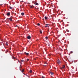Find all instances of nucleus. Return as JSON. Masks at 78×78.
Returning a JSON list of instances; mask_svg holds the SVG:
<instances>
[{"label":"nucleus","mask_w":78,"mask_h":78,"mask_svg":"<svg viewBox=\"0 0 78 78\" xmlns=\"http://www.w3.org/2000/svg\"><path fill=\"white\" fill-rule=\"evenodd\" d=\"M22 72V73H23V72H24V69H23V70L21 71Z\"/></svg>","instance_id":"nucleus-12"},{"label":"nucleus","mask_w":78,"mask_h":78,"mask_svg":"<svg viewBox=\"0 0 78 78\" xmlns=\"http://www.w3.org/2000/svg\"><path fill=\"white\" fill-rule=\"evenodd\" d=\"M40 33H42V30H40Z\"/></svg>","instance_id":"nucleus-20"},{"label":"nucleus","mask_w":78,"mask_h":78,"mask_svg":"<svg viewBox=\"0 0 78 78\" xmlns=\"http://www.w3.org/2000/svg\"><path fill=\"white\" fill-rule=\"evenodd\" d=\"M27 38L28 39H31V37L30 36H27Z\"/></svg>","instance_id":"nucleus-3"},{"label":"nucleus","mask_w":78,"mask_h":78,"mask_svg":"<svg viewBox=\"0 0 78 78\" xmlns=\"http://www.w3.org/2000/svg\"><path fill=\"white\" fill-rule=\"evenodd\" d=\"M18 61L19 62H20V61L19 60H18Z\"/></svg>","instance_id":"nucleus-25"},{"label":"nucleus","mask_w":78,"mask_h":78,"mask_svg":"<svg viewBox=\"0 0 78 78\" xmlns=\"http://www.w3.org/2000/svg\"><path fill=\"white\" fill-rule=\"evenodd\" d=\"M24 54H25V55H29V53H27L26 52H24Z\"/></svg>","instance_id":"nucleus-4"},{"label":"nucleus","mask_w":78,"mask_h":78,"mask_svg":"<svg viewBox=\"0 0 78 78\" xmlns=\"http://www.w3.org/2000/svg\"><path fill=\"white\" fill-rule=\"evenodd\" d=\"M30 73H32V70H30Z\"/></svg>","instance_id":"nucleus-13"},{"label":"nucleus","mask_w":78,"mask_h":78,"mask_svg":"<svg viewBox=\"0 0 78 78\" xmlns=\"http://www.w3.org/2000/svg\"><path fill=\"white\" fill-rule=\"evenodd\" d=\"M44 66H46V65H44Z\"/></svg>","instance_id":"nucleus-32"},{"label":"nucleus","mask_w":78,"mask_h":78,"mask_svg":"<svg viewBox=\"0 0 78 78\" xmlns=\"http://www.w3.org/2000/svg\"><path fill=\"white\" fill-rule=\"evenodd\" d=\"M16 27H18V26L16 25Z\"/></svg>","instance_id":"nucleus-23"},{"label":"nucleus","mask_w":78,"mask_h":78,"mask_svg":"<svg viewBox=\"0 0 78 78\" xmlns=\"http://www.w3.org/2000/svg\"><path fill=\"white\" fill-rule=\"evenodd\" d=\"M37 25H38V26H40V24L38 23L37 24Z\"/></svg>","instance_id":"nucleus-16"},{"label":"nucleus","mask_w":78,"mask_h":78,"mask_svg":"<svg viewBox=\"0 0 78 78\" xmlns=\"http://www.w3.org/2000/svg\"><path fill=\"white\" fill-rule=\"evenodd\" d=\"M21 2H23V1H22Z\"/></svg>","instance_id":"nucleus-29"},{"label":"nucleus","mask_w":78,"mask_h":78,"mask_svg":"<svg viewBox=\"0 0 78 78\" xmlns=\"http://www.w3.org/2000/svg\"><path fill=\"white\" fill-rule=\"evenodd\" d=\"M26 76H28L27 75Z\"/></svg>","instance_id":"nucleus-31"},{"label":"nucleus","mask_w":78,"mask_h":78,"mask_svg":"<svg viewBox=\"0 0 78 78\" xmlns=\"http://www.w3.org/2000/svg\"><path fill=\"white\" fill-rule=\"evenodd\" d=\"M34 59H35V60H36V58H35Z\"/></svg>","instance_id":"nucleus-30"},{"label":"nucleus","mask_w":78,"mask_h":78,"mask_svg":"<svg viewBox=\"0 0 78 78\" xmlns=\"http://www.w3.org/2000/svg\"><path fill=\"white\" fill-rule=\"evenodd\" d=\"M5 44L6 45H8V42H6Z\"/></svg>","instance_id":"nucleus-14"},{"label":"nucleus","mask_w":78,"mask_h":78,"mask_svg":"<svg viewBox=\"0 0 78 78\" xmlns=\"http://www.w3.org/2000/svg\"><path fill=\"white\" fill-rule=\"evenodd\" d=\"M21 62H23V60H21Z\"/></svg>","instance_id":"nucleus-21"},{"label":"nucleus","mask_w":78,"mask_h":78,"mask_svg":"<svg viewBox=\"0 0 78 78\" xmlns=\"http://www.w3.org/2000/svg\"><path fill=\"white\" fill-rule=\"evenodd\" d=\"M20 71H22V70L21 69H20Z\"/></svg>","instance_id":"nucleus-27"},{"label":"nucleus","mask_w":78,"mask_h":78,"mask_svg":"<svg viewBox=\"0 0 78 78\" xmlns=\"http://www.w3.org/2000/svg\"><path fill=\"white\" fill-rule=\"evenodd\" d=\"M49 55V56H50V55Z\"/></svg>","instance_id":"nucleus-33"},{"label":"nucleus","mask_w":78,"mask_h":78,"mask_svg":"<svg viewBox=\"0 0 78 78\" xmlns=\"http://www.w3.org/2000/svg\"><path fill=\"white\" fill-rule=\"evenodd\" d=\"M44 19H45V20H47V17L46 16H45Z\"/></svg>","instance_id":"nucleus-11"},{"label":"nucleus","mask_w":78,"mask_h":78,"mask_svg":"<svg viewBox=\"0 0 78 78\" xmlns=\"http://www.w3.org/2000/svg\"><path fill=\"white\" fill-rule=\"evenodd\" d=\"M9 19L10 20V21H12V19L11 18H10Z\"/></svg>","instance_id":"nucleus-10"},{"label":"nucleus","mask_w":78,"mask_h":78,"mask_svg":"<svg viewBox=\"0 0 78 78\" xmlns=\"http://www.w3.org/2000/svg\"><path fill=\"white\" fill-rule=\"evenodd\" d=\"M34 4L35 5H39V4L37 2H35L34 3Z\"/></svg>","instance_id":"nucleus-5"},{"label":"nucleus","mask_w":78,"mask_h":78,"mask_svg":"<svg viewBox=\"0 0 78 78\" xmlns=\"http://www.w3.org/2000/svg\"><path fill=\"white\" fill-rule=\"evenodd\" d=\"M45 27H49V26H48V24H46L45 25Z\"/></svg>","instance_id":"nucleus-6"},{"label":"nucleus","mask_w":78,"mask_h":78,"mask_svg":"<svg viewBox=\"0 0 78 78\" xmlns=\"http://www.w3.org/2000/svg\"><path fill=\"white\" fill-rule=\"evenodd\" d=\"M21 15H22V16H24V15H25V14L23 12L21 13Z\"/></svg>","instance_id":"nucleus-8"},{"label":"nucleus","mask_w":78,"mask_h":78,"mask_svg":"<svg viewBox=\"0 0 78 78\" xmlns=\"http://www.w3.org/2000/svg\"><path fill=\"white\" fill-rule=\"evenodd\" d=\"M57 62L58 64H60V63H61V61H60L59 59H58V60H57Z\"/></svg>","instance_id":"nucleus-1"},{"label":"nucleus","mask_w":78,"mask_h":78,"mask_svg":"<svg viewBox=\"0 0 78 78\" xmlns=\"http://www.w3.org/2000/svg\"><path fill=\"white\" fill-rule=\"evenodd\" d=\"M30 8H32V6H30Z\"/></svg>","instance_id":"nucleus-24"},{"label":"nucleus","mask_w":78,"mask_h":78,"mask_svg":"<svg viewBox=\"0 0 78 78\" xmlns=\"http://www.w3.org/2000/svg\"><path fill=\"white\" fill-rule=\"evenodd\" d=\"M45 64H47V63L45 62Z\"/></svg>","instance_id":"nucleus-28"},{"label":"nucleus","mask_w":78,"mask_h":78,"mask_svg":"<svg viewBox=\"0 0 78 78\" xmlns=\"http://www.w3.org/2000/svg\"><path fill=\"white\" fill-rule=\"evenodd\" d=\"M7 16H9V15H10V13H9V12L7 13Z\"/></svg>","instance_id":"nucleus-9"},{"label":"nucleus","mask_w":78,"mask_h":78,"mask_svg":"<svg viewBox=\"0 0 78 78\" xmlns=\"http://www.w3.org/2000/svg\"><path fill=\"white\" fill-rule=\"evenodd\" d=\"M45 38L46 39H48V37H45Z\"/></svg>","instance_id":"nucleus-17"},{"label":"nucleus","mask_w":78,"mask_h":78,"mask_svg":"<svg viewBox=\"0 0 78 78\" xmlns=\"http://www.w3.org/2000/svg\"><path fill=\"white\" fill-rule=\"evenodd\" d=\"M72 52H73L71 51V53H72Z\"/></svg>","instance_id":"nucleus-26"},{"label":"nucleus","mask_w":78,"mask_h":78,"mask_svg":"<svg viewBox=\"0 0 78 78\" xmlns=\"http://www.w3.org/2000/svg\"><path fill=\"white\" fill-rule=\"evenodd\" d=\"M42 78H45V77L43 76H42Z\"/></svg>","instance_id":"nucleus-18"},{"label":"nucleus","mask_w":78,"mask_h":78,"mask_svg":"<svg viewBox=\"0 0 78 78\" xmlns=\"http://www.w3.org/2000/svg\"><path fill=\"white\" fill-rule=\"evenodd\" d=\"M50 72V73H51V75H54V74L53 73L51 72Z\"/></svg>","instance_id":"nucleus-7"},{"label":"nucleus","mask_w":78,"mask_h":78,"mask_svg":"<svg viewBox=\"0 0 78 78\" xmlns=\"http://www.w3.org/2000/svg\"><path fill=\"white\" fill-rule=\"evenodd\" d=\"M10 9H12V8L11 6L9 7Z\"/></svg>","instance_id":"nucleus-15"},{"label":"nucleus","mask_w":78,"mask_h":78,"mask_svg":"<svg viewBox=\"0 0 78 78\" xmlns=\"http://www.w3.org/2000/svg\"><path fill=\"white\" fill-rule=\"evenodd\" d=\"M66 66H65V65H63L62 66V68H61L60 69H64L65 68Z\"/></svg>","instance_id":"nucleus-2"},{"label":"nucleus","mask_w":78,"mask_h":78,"mask_svg":"<svg viewBox=\"0 0 78 78\" xmlns=\"http://www.w3.org/2000/svg\"><path fill=\"white\" fill-rule=\"evenodd\" d=\"M13 59H16V57H13Z\"/></svg>","instance_id":"nucleus-19"},{"label":"nucleus","mask_w":78,"mask_h":78,"mask_svg":"<svg viewBox=\"0 0 78 78\" xmlns=\"http://www.w3.org/2000/svg\"><path fill=\"white\" fill-rule=\"evenodd\" d=\"M27 61H29V59H27Z\"/></svg>","instance_id":"nucleus-22"}]
</instances>
